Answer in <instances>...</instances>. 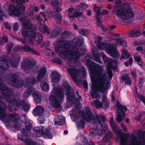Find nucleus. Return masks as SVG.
<instances>
[{"mask_svg": "<svg viewBox=\"0 0 145 145\" xmlns=\"http://www.w3.org/2000/svg\"><path fill=\"white\" fill-rule=\"evenodd\" d=\"M129 33L131 37H138L141 35L140 31L136 29L131 30Z\"/></svg>", "mask_w": 145, "mask_h": 145, "instance_id": "79ce46f5", "label": "nucleus"}, {"mask_svg": "<svg viewBox=\"0 0 145 145\" xmlns=\"http://www.w3.org/2000/svg\"><path fill=\"white\" fill-rule=\"evenodd\" d=\"M86 65L90 71V75L92 80H96L99 87L102 91L103 89L107 90L110 85L109 83H107L105 86L106 79L105 78L106 75L102 73L103 69L100 65L96 64L93 61L88 59L86 60Z\"/></svg>", "mask_w": 145, "mask_h": 145, "instance_id": "f257e3e1", "label": "nucleus"}, {"mask_svg": "<svg viewBox=\"0 0 145 145\" xmlns=\"http://www.w3.org/2000/svg\"><path fill=\"white\" fill-rule=\"evenodd\" d=\"M40 87L43 91H48L49 90V85L46 82H41L40 84Z\"/></svg>", "mask_w": 145, "mask_h": 145, "instance_id": "a19ab883", "label": "nucleus"}, {"mask_svg": "<svg viewBox=\"0 0 145 145\" xmlns=\"http://www.w3.org/2000/svg\"><path fill=\"white\" fill-rule=\"evenodd\" d=\"M33 96L35 103L38 104L41 102L42 100L40 92L38 91L34 92Z\"/></svg>", "mask_w": 145, "mask_h": 145, "instance_id": "2f4dec72", "label": "nucleus"}, {"mask_svg": "<svg viewBox=\"0 0 145 145\" xmlns=\"http://www.w3.org/2000/svg\"><path fill=\"white\" fill-rule=\"evenodd\" d=\"M82 143L83 145H95L94 143L92 141H90L89 142L86 138H84V140L82 141Z\"/></svg>", "mask_w": 145, "mask_h": 145, "instance_id": "49530a36", "label": "nucleus"}, {"mask_svg": "<svg viewBox=\"0 0 145 145\" xmlns=\"http://www.w3.org/2000/svg\"><path fill=\"white\" fill-rule=\"evenodd\" d=\"M134 59L135 61L137 62L138 64L140 66L142 65L143 64L141 62V59L140 56H136L134 57Z\"/></svg>", "mask_w": 145, "mask_h": 145, "instance_id": "603ef678", "label": "nucleus"}, {"mask_svg": "<svg viewBox=\"0 0 145 145\" xmlns=\"http://www.w3.org/2000/svg\"><path fill=\"white\" fill-rule=\"evenodd\" d=\"M67 71L69 73L73 81L76 82L78 85L82 84V80H79L76 77L78 76L81 73L80 70L69 68Z\"/></svg>", "mask_w": 145, "mask_h": 145, "instance_id": "2eb2a0df", "label": "nucleus"}, {"mask_svg": "<svg viewBox=\"0 0 145 145\" xmlns=\"http://www.w3.org/2000/svg\"><path fill=\"white\" fill-rule=\"evenodd\" d=\"M60 34V30L58 29H55L50 35L52 38L55 37L57 35H59Z\"/></svg>", "mask_w": 145, "mask_h": 145, "instance_id": "de8ad7c7", "label": "nucleus"}, {"mask_svg": "<svg viewBox=\"0 0 145 145\" xmlns=\"http://www.w3.org/2000/svg\"><path fill=\"white\" fill-rule=\"evenodd\" d=\"M133 62V59L132 58L130 57L128 60L127 61L124 62V64L126 67H128L129 64L132 65Z\"/></svg>", "mask_w": 145, "mask_h": 145, "instance_id": "052dcab7", "label": "nucleus"}, {"mask_svg": "<svg viewBox=\"0 0 145 145\" xmlns=\"http://www.w3.org/2000/svg\"><path fill=\"white\" fill-rule=\"evenodd\" d=\"M102 92L101 90L98 91H91L90 92L91 97L93 98H97L98 97H101V95L99 96L98 92Z\"/></svg>", "mask_w": 145, "mask_h": 145, "instance_id": "c03bdc74", "label": "nucleus"}, {"mask_svg": "<svg viewBox=\"0 0 145 145\" xmlns=\"http://www.w3.org/2000/svg\"><path fill=\"white\" fill-rule=\"evenodd\" d=\"M29 32L30 33L28 36V42L31 44H34V40L37 41V43L40 44L42 42L43 37L41 34L38 32L36 33L37 26L34 24L29 25L27 28Z\"/></svg>", "mask_w": 145, "mask_h": 145, "instance_id": "423d86ee", "label": "nucleus"}, {"mask_svg": "<svg viewBox=\"0 0 145 145\" xmlns=\"http://www.w3.org/2000/svg\"><path fill=\"white\" fill-rule=\"evenodd\" d=\"M129 145H145V138H142V140L139 142L134 134L132 133Z\"/></svg>", "mask_w": 145, "mask_h": 145, "instance_id": "4be33fe9", "label": "nucleus"}, {"mask_svg": "<svg viewBox=\"0 0 145 145\" xmlns=\"http://www.w3.org/2000/svg\"><path fill=\"white\" fill-rule=\"evenodd\" d=\"M82 15V12L76 11L73 13V14L70 16V17L72 18L79 17Z\"/></svg>", "mask_w": 145, "mask_h": 145, "instance_id": "bf43d9fd", "label": "nucleus"}, {"mask_svg": "<svg viewBox=\"0 0 145 145\" xmlns=\"http://www.w3.org/2000/svg\"><path fill=\"white\" fill-rule=\"evenodd\" d=\"M113 134L111 131H109L103 137L102 141L103 142H109L112 139Z\"/></svg>", "mask_w": 145, "mask_h": 145, "instance_id": "4c0bfd02", "label": "nucleus"}, {"mask_svg": "<svg viewBox=\"0 0 145 145\" xmlns=\"http://www.w3.org/2000/svg\"><path fill=\"white\" fill-rule=\"evenodd\" d=\"M90 32L89 30L82 29V36H87L89 34Z\"/></svg>", "mask_w": 145, "mask_h": 145, "instance_id": "0e129e2a", "label": "nucleus"}, {"mask_svg": "<svg viewBox=\"0 0 145 145\" xmlns=\"http://www.w3.org/2000/svg\"><path fill=\"white\" fill-rule=\"evenodd\" d=\"M116 107L117 108L116 121L119 123L123 120V118L125 117V112L128 109L125 106L120 104L119 101H116Z\"/></svg>", "mask_w": 145, "mask_h": 145, "instance_id": "6e6552de", "label": "nucleus"}, {"mask_svg": "<svg viewBox=\"0 0 145 145\" xmlns=\"http://www.w3.org/2000/svg\"><path fill=\"white\" fill-rule=\"evenodd\" d=\"M35 65V62L28 59H24L22 61V67L24 70H28L33 68Z\"/></svg>", "mask_w": 145, "mask_h": 145, "instance_id": "a211bd4d", "label": "nucleus"}, {"mask_svg": "<svg viewBox=\"0 0 145 145\" xmlns=\"http://www.w3.org/2000/svg\"><path fill=\"white\" fill-rule=\"evenodd\" d=\"M13 46V44L11 42H9L7 44V52H11Z\"/></svg>", "mask_w": 145, "mask_h": 145, "instance_id": "13d9d810", "label": "nucleus"}, {"mask_svg": "<svg viewBox=\"0 0 145 145\" xmlns=\"http://www.w3.org/2000/svg\"><path fill=\"white\" fill-rule=\"evenodd\" d=\"M30 33H29V32L27 31L26 29L23 28L22 31V36L24 37H28Z\"/></svg>", "mask_w": 145, "mask_h": 145, "instance_id": "8fccbe9b", "label": "nucleus"}, {"mask_svg": "<svg viewBox=\"0 0 145 145\" xmlns=\"http://www.w3.org/2000/svg\"><path fill=\"white\" fill-rule=\"evenodd\" d=\"M17 136V138L19 140H21L23 141L24 142L25 139V137H27L28 136L23 135L22 134H18Z\"/></svg>", "mask_w": 145, "mask_h": 145, "instance_id": "680f3d73", "label": "nucleus"}, {"mask_svg": "<svg viewBox=\"0 0 145 145\" xmlns=\"http://www.w3.org/2000/svg\"><path fill=\"white\" fill-rule=\"evenodd\" d=\"M30 49L31 48L27 44L25 45L22 47V49L26 52H29Z\"/></svg>", "mask_w": 145, "mask_h": 145, "instance_id": "774afa93", "label": "nucleus"}, {"mask_svg": "<svg viewBox=\"0 0 145 145\" xmlns=\"http://www.w3.org/2000/svg\"><path fill=\"white\" fill-rule=\"evenodd\" d=\"M98 44L97 47L99 49L102 50L105 49L106 52L107 51V50H108L107 47V46L109 47V46H110L111 45L109 43L106 44L103 42H102Z\"/></svg>", "mask_w": 145, "mask_h": 145, "instance_id": "58836bf2", "label": "nucleus"}, {"mask_svg": "<svg viewBox=\"0 0 145 145\" xmlns=\"http://www.w3.org/2000/svg\"><path fill=\"white\" fill-rule=\"evenodd\" d=\"M44 111V108L40 106H36L33 110V114L35 116H39L42 114Z\"/></svg>", "mask_w": 145, "mask_h": 145, "instance_id": "cd10ccee", "label": "nucleus"}, {"mask_svg": "<svg viewBox=\"0 0 145 145\" xmlns=\"http://www.w3.org/2000/svg\"><path fill=\"white\" fill-rule=\"evenodd\" d=\"M14 98L16 99H14L15 101H13L14 102L12 103H8L18 107L22 106V108L24 111L25 112H28L30 108V104L26 103H24V101L21 99L20 96L14 94L13 92V94L9 97V99L12 100H14Z\"/></svg>", "mask_w": 145, "mask_h": 145, "instance_id": "0eeeda50", "label": "nucleus"}, {"mask_svg": "<svg viewBox=\"0 0 145 145\" xmlns=\"http://www.w3.org/2000/svg\"><path fill=\"white\" fill-rule=\"evenodd\" d=\"M116 40L118 43H119L121 46L123 47L126 46V42L125 40H122L120 38L117 39Z\"/></svg>", "mask_w": 145, "mask_h": 145, "instance_id": "3c124183", "label": "nucleus"}, {"mask_svg": "<svg viewBox=\"0 0 145 145\" xmlns=\"http://www.w3.org/2000/svg\"><path fill=\"white\" fill-rule=\"evenodd\" d=\"M53 61L54 63H57L59 65H61L62 63L61 60L59 58H55L53 60Z\"/></svg>", "mask_w": 145, "mask_h": 145, "instance_id": "338daca9", "label": "nucleus"}, {"mask_svg": "<svg viewBox=\"0 0 145 145\" xmlns=\"http://www.w3.org/2000/svg\"><path fill=\"white\" fill-rule=\"evenodd\" d=\"M9 10L10 12V16H12L14 15L15 17H18L24 13L25 9V6L21 4L18 8L13 5H10Z\"/></svg>", "mask_w": 145, "mask_h": 145, "instance_id": "9d476101", "label": "nucleus"}, {"mask_svg": "<svg viewBox=\"0 0 145 145\" xmlns=\"http://www.w3.org/2000/svg\"><path fill=\"white\" fill-rule=\"evenodd\" d=\"M44 127L43 126H39L33 128V130L36 132V136L37 137H40L43 135L44 131Z\"/></svg>", "mask_w": 145, "mask_h": 145, "instance_id": "c85d7f7f", "label": "nucleus"}, {"mask_svg": "<svg viewBox=\"0 0 145 145\" xmlns=\"http://www.w3.org/2000/svg\"><path fill=\"white\" fill-rule=\"evenodd\" d=\"M98 133V130L97 126L95 129H93L89 133V135L92 137H95Z\"/></svg>", "mask_w": 145, "mask_h": 145, "instance_id": "a18cd8bd", "label": "nucleus"}, {"mask_svg": "<svg viewBox=\"0 0 145 145\" xmlns=\"http://www.w3.org/2000/svg\"><path fill=\"white\" fill-rule=\"evenodd\" d=\"M72 111L78 114V116L74 117V121L76 122V127L77 130L79 131L82 129V105L75 106L72 110Z\"/></svg>", "mask_w": 145, "mask_h": 145, "instance_id": "9b49d317", "label": "nucleus"}, {"mask_svg": "<svg viewBox=\"0 0 145 145\" xmlns=\"http://www.w3.org/2000/svg\"><path fill=\"white\" fill-rule=\"evenodd\" d=\"M3 98L0 95V120H2L6 117V111L3 107L6 108V105L5 102L2 101Z\"/></svg>", "mask_w": 145, "mask_h": 145, "instance_id": "aec40b11", "label": "nucleus"}, {"mask_svg": "<svg viewBox=\"0 0 145 145\" xmlns=\"http://www.w3.org/2000/svg\"><path fill=\"white\" fill-rule=\"evenodd\" d=\"M8 79L12 85L14 87L20 88L23 85L24 82L22 78H19L15 73H10Z\"/></svg>", "mask_w": 145, "mask_h": 145, "instance_id": "ddd939ff", "label": "nucleus"}, {"mask_svg": "<svg viewBox=\"0 0 145 145\" xmlns=\"http://www.w3.org/2000/svg\"><path fill=\"white\" fill-rule=\"evenodd\" d=\"M93 102L94 104L95 105L97 106L100 108L102 107L103 106V105L101 102L96 100L95 101H94Z\"/></svg>", "mask_w": 145, "mask_h": 145, "instance_id": "69168bd1", "label": "nucleus"}, {"mask_svg": "<svg viewBox=\"0 0 145 145\" xmlns=\"http://www.w3.org/2000/svg\"><path fill=\"white\" fill-rule=\"evenodd\" d=\"M46 138L52 139L53 138V134L47 129H46L44 131L43 135Z\"/></svg>", "mask_w": 145, "mask_h": 145, "instance_id": "37998d69", "label": "nucleus"}, {"mask_svg": "<svg viewBox=\"0 0 145 145\" xmlns=\"http://www.w3.org/2000/svg\"><path fill=\"white\" fill-rule=\"evenodd\" d=\"M70 35V33L68 31H65L61 33L60 36V38L57 40V43L62 42L63 44H65L66 43L65 39L69 37Z\"/></svg>", "mask_w": 145, "mask_h": 145, "instance_id": "a878e982", "label": "nucleus"}, {"mask_svg": "<svg viewBox=\"0 0 145 145\" xmlns=\"http://www.w3.org/2000/svg\"><path fill=\"white\" fill-rule=\"evenodd\" d=\"M20 57L13 55L12 58L6 57L4 56L0 57V69L3 70H6L9 68V63L13 67L18 66L20 60Z\"/></svg>", "mask_w": 145, "mask_h": 145, "instance_id": "20e7f679", "label": "nucleus"}, {"mask_svg": "<svg viewBox=\"0 0 145 145\" xmlns=\"http://www.w3.org/2000/svg\"><path fill=\"white\" fill-rule=\"evenodd\" d=\"M54 124L59 125H63L65 122V119L62 115H57L54 119Z\"/></svg>", "mask_w": 145, "mask_h": 145, "instance_id": "393cba45", "label": "nucleus"}, {"mask_svg": "<svg viewBox=\"0 0 145 145\" xmlns=\"http://www.w3.org/2000/svg\"><path fill=\"white\" fill-rule=\"evenodd\" d=\"M8 117V118H12V122L15 123H17L19 122L20 118L18 114L14 115L12 114H10Z\"/></svg>", "mask_w": 145, "mask_h": 145, "instance_id": "e433bc0d", "label": "nucleus"}, {"mask_svg": "<svg viewBox=\"0 0 145 145\" xmlns=\"http://www.w3.org/2000/svg\"><path fill=\"white\" fill-rule=\"evenodd\" d=\"M130 56V54L126 49H123L121 52V56L120 58V60H124L128 59Z\"/></svg>", "mask_w": 145, "mask_h": 145, "instance_id": "72a5a7b5", "label": "nucleus"}, {"mask_svg": "<svg viewBox=\"0 0 145 145\" xmlns=\"http://www.w3.org/2000/svg\"><path fill=\"white\" fill-rule=\"evenodd\" d=\"M47 72V69L46 67H43L41 68L37 75V78L39 81H40L41 79L44 77Z\"/></svg>", "mask_w": 145, "mask_h": 145, "instance_id": "b1692460", "label": "nucleus"}, {"mask_svg": "<svg viewBox=\"0 0 145 145\" xmlns=\"http://www.w3.org/2000/svg\"><path fill=\"white\" fill-rule=\"evenodd\" d=\"M49 100L53 106L58 108L61 106V102L54 95H50L49 97Z\"/></svg>", "mask_w": 145, "mask_h": 145, "instance_id": "6ab92c4d", "label": "nucleus"}, {"mask_svg": "<svg viewBox=\"0 0 145 145\" xmlns=\"http://www.w3.org/2000/svg\"><path fill=\"white\" fill-rule=\"evenodd\" d=\"M51 81L54 83L58 82L60 80L61 76L59 73L55 71H53L51 74Z\"/></svg>", "mask_w": 145, "mask_h": 145, "instance_id": "7c9ffc66", "label": "nucleus"}, {"mask_svg": "<svg viewBox=\"0 0 145 145\" xmlns=\"http://www.w3.org/2000/svg\"><path fill=\"white\" fill-rule=\"evenodd\" d=\"M0 91L5 99V100L8 103H12L15 99L11 100L9 99V97L13 93L12 89H9L4 84L0 82ZM15 99L16 98H15Z\"/></svg>", "mask_w": 145, "mask_h": 145, "instance_id": "1a4fd4ad", "label": "nucleus"}, {"mask_svg": "<svg viewBox=\"0 0 145 145\" xmlns=\"http://www.w3.org/2000/svg\"><path fill=\"white\" fill-rule=\"evenodd\" d=\"M82 40L78 38H75L71 42H69L70 46L69 49L65 52L61 53V57L64 59H67L69 56L70 57L69 60H77L81 56L78 48L76 49L75 51H72L75 48L79 45H82Z\"/></svg>", "mask_w": 145, "mask_h": 145, "instance_id": "f03ea898", "label": "nucleus"}, {"mask_svg": "<svg viewBox=\"0 0 145 145\" xmlns=\"http://www.w3.org/2000/svg\"><path fill=\"white\" fill-rule=\"evenodd\" d=\"M22 119L21 121L25 125V128H23L20 130L21 134L25 136H28L29 131H30L33 127V121L29 120H27L25 115L23 114Z\"/></svg>", "mask_w": 145, "mask_h": 145, "instance_id": "f8f14e48", "label": "nucleus"}, {"mask_svg": "<svg viewBox=\"0 0 145 145\" xmlns=\"http://www.w3.org/2000/svg\"><path fill=\"white\" fill-rule=\"evenodd\" d=\"M76 140H77L76 143L80 145H82L80 144V142H82V133L80 132H79L78 135V136L76 137Z\"/></svg>", "mask_w": 145, "mask_h": 145, "instance_id": "4d7b16f0", "label": "nucleus"}, {"mask_svg": "<svg viewBox=\"0 0 145 145\" xmlns=\"http://www.w3.org/2000/svg\"><path fill=\"white\" fill-rule=\"evenodd\" d=\"M54 94L56 97L61 102L64 97L63 91L59 88H56L54 92Z\"/></svg>", "mask_w": 145, "mask_h": 145, "instance_id": "5701e85b", "label": "nucleus"}, {"mask_svg": "<svg viewBox=\"0 0 145 145\" xmlns=\"http://www.w3.org/2000/svg\"><path fill=\"white\" fill-rule=\"evenodd\" d=\"M26 84L27 85L33 86L37 83V81L34 76H30L27 78Z\"/></svg>", "mask_w": 145, "mask_h": 145, "instance_id": "f704fd0d", "label": "nucleus"}, {"mask_svg": "<svg viewBox=\"0 0 145 145\" xmlns=\"http://www.w3.org/2000/svg\"><path fill=\"white\" fill-rule=\"evenodd\" d=\"M110 123L112 130L114 133L119 134L121 132V131L120 129H118L117 124L113 121L112 118H110Z\"/></svg>", "mask_w": 145, "mask_h": 145, "instance_id": "c756f323", "label": "nucleus"}, {"mask_svg": "<svg viewBox=\"0 0 145 145\" xmlns=\"http://www.w3.org/2000/svg\"><path fill=\"white\" fill-rule=\"evenodd\" d=\"M91 50L93 56L92 57L88 56V57L98 63H102V62L101 59V56L102 59L104 62L107 58L103 52H95L93 49Z\"/></svg>", "mask_w": 145, "mask_h": 145, "instance_id": "dca6fc26", "label": "nucleus"}, {"mask_svg": "<svg viewBox=\"0 0 145 145\" xmlns=\"http://www.w3.org/2000/svg\"><path fill=\"white\" fill-rule=\"evenodd\" d=\"M132 8L128 4L114 7L113 12L118 17L123 19H128L133 17L134 14L131 10Z\"/></svg>", "mask_w": 145, "mask_h": 145, "instance_id": "7ed1b4c3", "label": "nucleus"}, {"mask_svg": "<svg viewBox=\"0 0 145 145\" xmlns=\"http://www.w3.org/2000/svg\"><path fill=\"white\" fill-rule=\"evenodd\" d=\"M96 117L98 124L100 125L104 123L106 120V118L102 114L96 115Z\"/></svg>", "mask_w": 145, "mask_h": 145, "instance_id": "ea45409f", "label": "nucleus"}, {"mask_svg": "<svg viewBox=\"0 0 145 145\" xmlns=\"http://www.w3.org/2000/svg\"><path fill=\"white\" fill-rule=\"evenodd\" d=\"M86 114L84 119L82 118V128L85 127V121L87 122L90 123L92 120L95 124L97 123L94 114L88 107L86 108Z\"/></svg>", "mask_w": 145, "mask_h": 145, "instance_id": "4468645a", "label": "nucleus"}, {"mask_svg": "<svg viewBox=\"0 0 145 145\" xmlns=\"http://www.w3.org/2000/svg\"><path fill=\"white\" fill-rule=\"evenodd\" d=\"M45 122V118L43 116H40L38 120V123L40 124H42L44 123Z\"/></svg>", "mask_w": 145, "mask_h": 145, "instance_id": "e2e57ef3", "label": "nucleus"}, {"mask_svg": "<svg viewBox=\"0 0 145 145\" xmlns=\"http://www.w3.org/2000/svg\"><path fill=\"white\" fill-rule=\"evenodd\" d=\"M52 17L57 24H60L61 23L62 16L61 13H55L54 14H53Z\"/></svg>", "mask_w": 145, "mask_h": 145, "instance_id": "c9c22d12", "label": "nucleus"}, {"mask_svg": "<svg viewBox=\"0 0 145 145\" xmlns=\"http://www.w3.org/2000/svg\"><path fill=\"white\" fill-rule=\"evenodd\" d=\"M109 47L107 46V48L108 50L106 52L109 53L110 56L114 58H117L119 56V53L116 49L112 45L109 46Z\"/></svg>", "mask_w": 145, "mask_h": 145, "instance_id": "412c9836", "label": "nucleus"}, {"mask_svg": "<svg viewBox=\"0 0 145 145\" xmlns=\"http://www.w3.org/2000/svg\"><path fill=\"white\" fill-rule=\"evenodd\" d=\"M70 46L69 42L65 44H63L62 42L57 43L56 46L55 47V50L57 53H59V55L62 58L61 54V52L69 50Z\"/></svg>", "mask_w": 145, "mask_h": 145, "instance_id": "f3484780", "label": "nucleus"}, {"mask_svg": "<svg viewBox=\"0 0 145 145\" xmlns=\"http://www.w3.org/2000/svg\"><path fill=\"white\" fill-rule=\"evenodd\" d=\"M145 81V79L143 78H139L138 86L140 88H142L143 86L142 84H144Z\"/></svg>", "mask_w": 145, "mask_h": 145, "instance_id": "5fc2aeb1", "label": "nucleus"}, {"mask_svg": "<svg viewBox=\"0 0 145 145\" xmlns=\"http://www.w3.org/2000/svg\"><path fill=\"white\" fill-rule=\"evenodd\" d=\"M121 80L125 81V84L131 86L132 84V80L128 75L125 74L120 77Z\"/></svg>", "mask_w": 145, "mask_h": 145, "instance_id": "473e14b6", "label": "nucleus"}, {"mask_svg": "<svg viewBox=\"0 0 145 145\" xmlns=\"http://www.w3.org/2000/svg\"><path fill=\"white\" fill-rule=\"evenodd\" d=\"M24 142L26 145H35V142L30 139H25Z\"/></svg>", "mask_w": 145, "mask_h": 145, "instance_id": "864d4df0", "label": "nucleus"}, {"mask_svg": "<svg viewBox=\"0 0 145 145\" xmlns=\"http://www.w3.org/2000/svg\"><path fill=\"white\" fill-rule=\"evenodd\" d=\"M94 8L97 9L94 11L96 12L95 17L97 20V22L98 23L101 24L103 22V21L101 20L102 18V17L101 16V8L96 6H95Z\"/></svg>", "mask_w": 145, "mask_h": 145, "instance_id": "bb28decb", "label": "nucleus"}, {"mask_svg": "<svg viewBox=\"0 0 145 145\" xmlns=\"http://www.w3.org/2000/svg\"><path fill=\"white\" fill-rule=\"evenodd\" d=\"M62 87L65 90L67 100L68 102H71L75 107L82 105L74 92L72 91H71V87L69 83L67 81L64 82L62 84Z\"/></svg>", "mask_w": 145, "mask_h": 145, "instance_id": "39448f33", "label": "nucleus"}, {"mask_svg": "<svg viewBox=\"0 0 145 145\" xmlns=\"http://www.w3.org/2000/svg\"><path fill=\"white\" fill-rule=\"evenodd\" d=\"M106 97L105 96L102 99V103L105 106V108L106 109H107L109 107V103L106 100Z\"/></svg>", "mask_w": 145, "mask_h": 145, "instance_id": "09e8293b", "label": "nucleus"}, {"mask_svg": "<svg viewBox=\"0 0 145 145\" xmlns=\"http://www.w3.org/2000/svg\"><path fill=\"white\" fill-rule=\"evenodd\" d=\"M120 142L121 145H127V141L124 137L120 136Z\"/></svg>", "mask_w": 145, "mask_h": 145, "instance_id": "6e6d98bb", "label": "nucleus"}]
</instances>
